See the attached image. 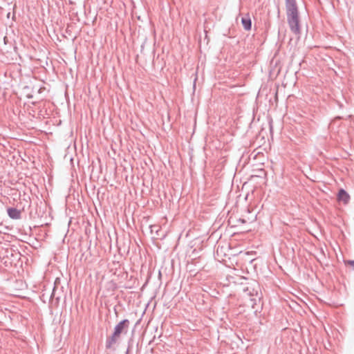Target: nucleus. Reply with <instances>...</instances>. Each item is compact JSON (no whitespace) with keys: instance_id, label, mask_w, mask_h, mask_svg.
<instances>
[{"instance_id":"nucleus-1","label":"nucleus","mask_w":354,"mask_h":354,"mask_svg":"<svg viewBox=\"0 0 354 354\" xmlns=\"http://www.w3.org/2000/svg\"><path fill=\"white\" fill-rule=\"evenodd\" d=\"M287 22L290 31L296 35L301 34L299 10L296 0H285Z\"/></svg>"},{"instance_id":"nucleus-2","label":"nucleus","mask_w":354,"mask_h":354,"mask_svg":"<svg viewBox=\"0 0 354 354\" xmlns=\"http://www.w3.org/2000/svg\"><path fill=\"white\" fill-rule=\"evenodd\" d=\"M130 322L127 319L120 321L114 328L113 333L111 336L109 337L106 340V348L111 349L119 339L122 334H127L129 328Z\"/></svg>"},{"instance_id":"nucleus-3","label":"nucleus","mask_w":354,"mask_h":354,"mask_svg":"<svg viewBox=\"0 0 354 354\" xmlns=\"http://www.w3.org/2000/svg\"><path fill=\"white\" fill-rule=\"evenodd\" d=\"M244 291L247 292L253 298H251V301L256 304L257 299L260 300L261 297V293L260 292V286L256 281H252L249 283L248 285L244 288Z\"/></svg>"},{"instance_id":"nucleus-4","label":"nucleus","mask_w":354,"mask_h":354,"mask_svg":"<svg viewBox=\"0 0 354 354\" xmlns=\"http://www.w3.org/2000/svg\"><path fill=\"white\" fill-rule=\"evenodd\" d=\"M60 298V292H57V281H55L54 286L52 290V292L50 294L49 299L52 300L53 299H55L56 301L58 303L59 301Z\"/></svg>"},{"instance_id":"nucleus-5","label":"nucleus","mask_w":354,"mask_h":354,"mask_svg":"<svg viewBox=\"0 0 354 354\" xmlns=\"http://www.w3.org/2000/svg\"><path fill=\"white\" fill-rule=\"evenodd\" d=\"M337 198L339 201H344V203H347L349 201L350 196L344 189H341L339 191Z\"/></svg>"},{"instance_id":"nucleus-6","label":"nucleus","mask_w":354,"mask_h":354,"mask_svg":"<svg viewBox=\"0 0 354 354\" xmlns=\"http://www.w3.org/2000/svg\"><path fill=\"white\" fill-rule=\"evenodd\" d=\"M8 216L13 219H18L21 216V212L18 209L14 207H10L8 209Z\"/></svg>"},{"instance_id":"nucleus-7","label":"nucleus","mask_w":354,"mask_h":354,"mask_svg":"<svg viewBox=\"0 0 354 354\" xmlns=\"http://www.w3.org/2000/svg\"><path fill=\"white\" fill-rule=\"evenodd\" d=\"M241 24L245 30H250L252 28V21L249 15L242 17Z\"/></svg>"},{"instance_id":"nucleus-8","label":"nucleus","mask_w":354,"mask_h":354,"mask_svg":"<svg viewBox=\"0 0 354 354\" xmlns=\"http://www.w3.org/2000/svg\"><path fill=\"white\" fill-rule=\"evenodd\" d=\"M348 265L351 266L354 269V260H348L346 262Z\"/></svg>"},{"instance_id":"nucleus-9","label":"nucleus","mask_w":354,"mask_h":354,"mask_svg":"<svg viewBox=\"0 0 354 354\" xmlns=\"http://www.w3.org/2000/svg\"><path fill=\"white\" fill-rule=\"evenodd\" d=\"M41 297H42L43 298H45L46 297H48V294H46V290H45L44 291V292L42 293Z\"/></svg>"},{"instance_id":"nucleus-10","label":"nucleus","mask_w":354,"mask_h":354,"mask_svg":"<svg viewBox=\"0 0 354 354\" xmlns=\"http://www.w3.org/2000/svg\"><path fill=\"white\" fill-rule=\"evenodd\" d=\"M129 346L128 347V348L127 350L126 354H129Z\"/></svg>"}]
</instances>
